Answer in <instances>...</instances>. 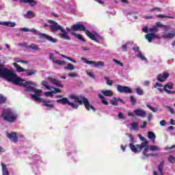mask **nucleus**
Returning <instances> with one entry per match:
<instances>
[{
	"label": "nucleus",
	"instance_id": "f257e3e1",
	"mask_svg": "<svg viewBox=\"0 0 175 175\" xmlns=\"http://www.w3.org/2000/svg\"><path fill=\"white\" fill-rule=\"evenodd\" d=\"M0 77H3L9 81L10 83H12V84H15V85H20L21 87H25L26 88V91H31L34 93V94H31V96L33 100L36 102H42V90L35 89L33 87H36L38 85L36 83L29 81H25L17 76L13 71L10 70H8V68H5L3 65L0 64Z\"/></svg>",
	"mask_w": 175,
	"mask_h": 175
},
{
	"label": "nucleus",
	"instance_id": "f03ea898",
	"mask_svg": "<svg viewBox=\"0 0 175 175\" xmlns=\"http://www.w3.org/2000/svg\"><path fill=\"white\" fill-rule=\"evenodd\" d=\"M68 98L71 102L69 101L68 98H62V99L57 100V103H62V105H68V106H70L72 109H78L79 105H83V103L86 109H92L93 111H95V108L94 106L90 105V101H88V99L85 98V97L71 94Z\"/></svg>",
	"mask_w": 175,
	"mask_h": 175
},
{
	"label": "nucleus",
	"instance_id": "7ed1b4c3",
	"mask_svg": "<svg viewBox=\"0 0 175 175\" xmlns=\"http://www.w3.org/2000/svg\"><path fill=\"white\" fill-rule=\"evenodd\" d=\"M49 26L53 32H57L58 29L61 31V33L59 34L60 38L62 39H66V40H70V36L68 34V32L64 29L57 22L53 21H49Z\"/></svg>",
	"mask_w": 175,
	"mask_h": 175
},
{
	"label": "nucleus",
	"instance_id": "20e7f679",
	"mask_svg": "<svg viewBox=\"0 0 175 175\" xmlns=\"http://www.w3.org/2000/svg\"><path fill=\"white\" fill-rule=\"evenodd\" d=\"M3 118L5 121H8V122H16L17 120L18 116L16 114L13 110L10 109H6L3 111L1 115H0V118Z\"/></svg>",
	"mask_w": 175,
	"mask_h": 175
},
{
	"label": "nucleus",
	"instance_id": "39448f33",
	"mask_svg": "<svg viewBox=\"0 0 175 175\" xmlns=\"http://www.w3.org/2000/svg\"><path fill=\"white\" fill-rule=\"evenodd\" d=\"M42 85H44L45 88L50 91L44 92V96H50V98H53V96H54L53 94H59V92H61V90H59V89L50 86V83H49L47 81H43L42 82Z\"/></svg>",
	"mask_w": 175,
	"mask_h": 175
},
{
	"label": "nucleus",
	"instance_id": "423d86ee",
	"mask_svg": "<svg viewBox=\"0 0 175 175\" xmlns=\"http://www.w3.org/2000/svg\"><path fill=\"white\" fill-rule=\"evenodd\" d=\"M148 146V141H145L141 144V145L137 144L134 145L133 144L131 143L129 144V147L135 154H137L142 151L145 147Z\"/></svg>",
	"mask_w": 175,
	"mask_h": 175
},
{
	"label": "nucleus",
	"instance_id": "0eeeda50",
	"mask_svg": "<svg viewBox=\"0 0 175 175\" xmlns=\"http://www.w3.org/2000/svg\"><path fill=\"white\" fill-rule=\"evenodd\" d=\"M29 32H32L33 33H35V35H39L40 38H42V39H46V40H49V42H51V43H57V39L53 38V37L47 34L40 33L39 31L35 29H29Z\"/></svg>",
	"mask_w": 175,
	"mask_h": 175
},
{
	"label": "nucleus",
	"instance_id": "6e6552de",
	"mask_svg": "<svg viewBox=\"0 0 175 175\" xmlns=\"http://www.w3.org/2000/svg\"><path fill=\"white\" fill-rule=\"evenodd\" d=\"M85 33L88 38L92 39V40H94V42H97L98 43H99V40H103V38H102V37L95 32H90V31L87 30Z\"/></svg>",
	"mask_w": 175,
	"mask_h": 175
},
{
	"label": "nucleus",
	"instance_id": "1a4fd4ad",
	"mask_svg": "<svg viewBox=\"0 0 175 175\" xmlns=\"http://www.w3.org/2000/svg\"><path fill=\"white\" fill-rule=\"evenodd\" d=\"M159 148L155 145L151 146L150 148H148V146H147L144 148V155L145 157H151L152 154L150 153V151H159Z\"/></svg>",
	"mask_w": 175,
	"mask_h": 175
},
{
	"label": "nucleus",
	"instance_id": "9d476101",
	"mask_svg": "<svg viewBox=\"0 0 175 175\" xmlns=\"http://www.w3.org/2000/svg\"><path fill=\"white\" fill-rule=\"evenodd\" d=\"M81 61H83L85 64H88V65H93L95 68H99V66H103L105 65V62H94V61H88L87 58L81 57Z\"/></svg>",
	"mask_w": 175,
	"mask_h": 175
},
{
	"label": "nucleus",
	"instance_id": "9b49d317",
	"mask_svg": "<svg viewBox=\"0 0 175 175\" xmlns=\"http://www.w3.org/2000/svg\"><path fill=\"white\" fill-rule=\"evenodd\" d=\"M117 91L118 92H124V94H132V89L128 86H122L121 85H118L116 87Z\"/></svg>",
	"mask_w": 175,
	"mask_h": 175
},
{
	"label": "nucleus",
	"instance_id": "f8f14e48",
	"mask_svg": "<svg viewBox=\"0 0 175 175\" xmlns=\"http://www.w3.org/2000/svg\"><path fill=\"white\" fill-rule=\"evenodd\" d=\"M173 88V83L172 82H168L163 86V91L167 94H175V91L170 90Z\"/></svg>",
	"mask_w": 175,
	"mask_h": 175
},
{
	"label": "nucleus",
	"instance_id": "ddd939ff",
	"mask_svg": "<svg viewBox=\"0 0 175 175\" xmlns=\"http://www.w3.org/2000/svg\"><path fill=\"white\" fill-rule=\"evenodd\" d=\"M133 50L137 52V57H138V58H140L142 61H144L145 62H147V58H146V57L143 55V53H142V52L139 51V46H134L133 48Z\"/></svg>",
	"mask_w": 175,
	"mask_h": 175
},
{
	"label": "nucleus",
	"instance_id": "4468645a",
	"mask_svg": "<svg viewBox=\"0 0 175 175\" xmlns=\"http://www.w3.org/2000/svg\"><path fill=\"white\" fill-rule=\"evenodd\" d=\"M169 76H170L169 72H163L161 75L157 77V80L162 83V81H165V80H166V79H167Z\"/></svg>",
	"mask_w": 175,
	"mask_h": 175
},
{
	"label": "nucleus",
	"instance_id": "2eb2a0df",
	"mask_svg": "<svg viewBox=\"0 0 175 175\" xmlns=\"http://www.w3.org/2000/svg\"><path fill=\"white\" fill-rule=\"evenodd\" d=\"M134 113L137 117H142V118H144V117H146V116H147V113L145 112V111L144 110H142L140 109H135L134 111Z\"/></svg>",
	"mask_w": 175,
	"mask_h": 175
},
{
	"label": "nucleus",
	"instance_id": "dca6fc26",
	"mask_svg": "<svg viewBox=\"0 0 175 175\" xmlns=\"http://www.w3.org/2000/svg\"><path fill=\"white\" fill-rule=\"evenodd\" d=\"M73 31H85V26L81 24H77L72 26Z\"/></svg>",
	"mask_w": 175,
	"mask_h": 175
},
{
	"label": "nucleus",
	"instance_id": "f3484780",
	"mask_svg": "<svg viewBox=\"0 0 175 175\" xmlns=\"http://www.w3.org/2000/svg\"><path fill=\"white\" fill-rule=\"evenodd\" d=\"M14 2H16L18 1L19 2H21L22 3H29L30 6H35L38 2H36L35 0H12Z\"/></svg>",
	"mask_w": 175,
	"mask_h": 175
},
{
	"label": "nucleus",
	"instance_id": "a211bd4d",
	"mask_svg": "<svg viewBox=\"0 0 175 175\" xmlns=\"http://www.w3.org/2000/svg\"><path fill=\"white\" fill-rule=\"evenodd\" d=\"M0 25H3V27H10L11 28H13L16 27V23L12 22V21H3L0 22Z\"/></svg>",
	"mask_w": 175,
	"mask_h": 175
},
{
	"label": "nucleus",
	"instance_id": "6ab92c4d",
	"mask_svg": "<svg viewBox=\"0 0 175 175\" xmlns=\"http://www.w3.org/2000/svg\"><path fill=\"white\" fill-rule=\"evenodd\" d=\"M48 80L49 83H51V84L53 85H56L57 87H62V83L54 78L48 77Z\"/></svg>",
	"mask_w": 175,
	"mask_h": 175
},
{
	"label": "nucleus",
	"instance_id": "aec40b11",
	"mask_svg": "<svg viewBox=\"0 0 175 175\" xmlns=\"http://www.w3.org/2000/svg\"><path fill=\"white\" fill-rule=\"evenodd\" d=\"M163 161L160 163V164L158 165V170L160 175H163ZM158 172L154 171L153 175H159Z\"/></svg>",
	"mask_w": 175,
	"mask_h": 175
},
{
	"label": "nucleus",
	"instance_id": "412c9836",
	"mask_svg": "<svg viewBox=\"0 0 175 175\" xmlns=\"http://www.w3.org/2000/svg\"><path fill=\"white\" fill-rule=\"evenodd\" d=\"M40 103H44V106H46V107H48L49 109H54V105L51 103V100H44L42 99Z\"/></svg>",
	"mask_w": 175,
	"mask_h": 175
},
{
	"label": "nucleus",
	"instance_id": "4be33fe9",
	"mask_svg": "<svg viewBox=\"0 0 175 175\" xmlns=\"http://www.w3.org/2000/svg\"><path fill=\"white\" fill-rule=\"evenodd\" d=\"M175 36V31L165 33L162 36L163 39H173Z\"/></svg>",
	"mask_w": 175,
	"mask_h": 175
},
{
	"label": "nucleus",
	"instance_id": "5701e85b",
	"mask_svg": "<svg viewBox=\"0 0 175 175\" xmlns=\"http://www.w3.org/2000/svg\"><path fill=\"white\" fill-rule=\"evenodd\" d=\"M118 102H122V103H124V100H122V99H121V98H116V97H113L111 100V103L113 106H118Z\"/></svg>",
	"mask_w": 175,
	"mask_h": 175
},
{
	"label": "nucleus",
	"instance_id": "b1692460",
	"mask_svg": "<svg viewBox=\"0 0 175 175\" xmlns=\"http://www.w3.org/2000/svg\"><path fill=\"white\" fill-rule=\"evenodd\" d=\"M7 137L8 139H10L12 142L14 143H16L17 142V136L16 135V133H7Z\"/></svg>",
	"mask_w": 175,
	"mask_h": 175
},
{
	"label": "nucleus",
	"instance_id": "393cba45",
	"mask_svg": "<svg viewBox=\"0 0 175 175\" xmlns=\"http://www.w3.org/2000/svg\"><path fill=\"white\" fill-rule=\"evenodd\" d=\"M155 38H157V35L154 33H150L145 36V38L149 42V43H151V40H152V39H155Z\"/></svg>",
	"mask_w": 175,
	"mask_h": 175
},
{
	"label": "nucleus",
	"instance_id": "a878e982",
	"mask_svg": "<svg viewBox=\"0 0 175 175\" xmlns=\"http://www.w3.org/2000/svg\"><path fill=\"white\" fill-rule=\"evenodd\" d=\"M27 49H30L31 50H33V51H39L40 50V48H39V45L36 44H31L27 46Z\"/></svg>",
	"mask_w": 175,
	"mask_h": 175
},
{
	"label": "nucleus",
	"instance_id": "bb28decb",
	"mask_svg": "<svg viewBox=\"0 0 175 175\" xmlns=\"http://www.w3.org/2000/svg\"><path fill=\"white\" fill-rule=\"evenodd\" d=\"M131 131H139V124L137 122H132L131 124Z\"/></svg>",
	"mask_w": 175,
	"mask_h": 175
},
{
	"label": "nucleus",
	"instance_id": "cd10ccee",
	"mask_svg": "<svg viewBox=\"0 0 175 175\" xmlns=\"http://www.w3.org/2000/svg\"><path fill=\"white\" fill-rule=\"evenodd\" d=\"M1 167L3 175H9V171H8V168L3 163H1Z\"/></svg>",
	"mask_w": 175,
	"mask_h": 175
},
{
	"label": "nucleus",
	"instance_id": "c85d7f7f",
	"mask_svg": "<svg viewBox=\"0 0 175 175\" xmlns=\"http://www.w3.org/2000/svg\"><path fill=\"white\" fill-rule=\"evenodd\" d=\"M27 74V76H33V75L36 74V70L31 69V70H26L25 71Z\"/></svg>",
	"mask_w": 175,
	"mask_h": 175
},
{
	"label": "nucleus",
	"instance_id": "c756f323",
	"mask_svg": "<svg viewBox=\"0 0 175 175\" xmlns=\"http://www.w3.org/2000/svg\"><path fill=\"white\" fill-rule=\"evenodd\" d=\"M102 94L105 96H113V91L111 90H105V91H103Z\"/></svg>",
	"mask_w": 175,
	"mask_h": 175
},
{
	"label": "nucleus",
	"instance_id": "7c9ffc66",
	"mask_svg": "<svg viewBox=\"0 0 175 175\" xmlns=\"http://www.w3.org/2000/svg\"><path fill=\"white\" fill-rule=\"evenodd\" d=\"M148 139H150V140H154V139L157 138V136L155 135V133L152 131H148Z\"/></svg>",
	"mask_w": 175,
	"mask_h": 175
},
{
	"label": "nucleus",
	"instance_id": "2f4dec72",
	"mask_svg": "<svg viewBox=\"0 0 175 175\" xmlns=\"http://www.w3.org/2000/svg\"><path fill=\"white\" fill-rule=\"evenodd\" d=\"M14 66L16 68L17 72H25V70H27V69H24L22 67H21L16 63L14 64Z\"/></svg>",
	"mask_w": 175,
	"mask_h": 175
},
{
	"label": "nucleus",
	"instance_id": "473e14b6",
	"mask_svg": "<svg viewBox=\"0 0 175 175\" xmlns=\"http://www.w3.org/2000/svg\"><path fill=\"white\" fill-rule=\"evenodd\" d=\"M25 16L27 17V18H33V17H35V13H33V12L32 11H28L26 13Z\"/></svg>",
	"mask_w": 175,
	"mask_h": 175
},
{
	"label": "nucleus",
	"instance_id": "72a5a7b5",
	"mask_svg": "<svg viewBox=\"0 0 175 175\" xmlns=\"http://www.w3.org/2000/svg\"><path fill=\"white\" fill-rule=\"evenodd\" d=\"M72 33L77 39L81 40V42H84V38H83V36H81V34L76 33L75 32H72Z\"/></svg>",
	"mask_w": 175,
	"mask_h": 175
},
{
	"label": "nucleus",
	"instance_id": "f704fd0d",
	"mask_svg": "<svg viewBox=\"0 0 175 175\" xmlns=\"http://www.w3.org/2000/svg\"><path fill=\"white\" fill-rule=\"evenodd\" d=\"M155 27H157V29L159 28V27H163L165 31H167V29L170 28V26L163 25L161 23H157Z\"/></svg>",
	"mask_w": 175,
	"mask_h": 175
},
{
	"label": "nucleus",
	"instance_id": "c9c22d12",
	"mask_svg": "<svg viewBox=\"0 0 175 175\" xmlns=\"http://www.w3.org/2000/svg\"><path fill=\"white\" fill-rule=\"evenodd\" d=\"M66 70H75V66L72 64H67V66L64 67Z\"/></svg>",
	"mask_w": 175,
	"mask_h": 175
},
{
	"label": "nucleus",
	"instance_id": "e433bc0d",
	"mask_svg": "<svg viewBox=\"0 0 175 175\" xmlns=\"http://www.w3.org/2000/svg\"><path fill=\"white\" fill-rule=\"evenodd\" d=\"M98 97L100 99H101V102H102V103H103V105H109V103H107L106 99H105V97L103 96V95L99 94Z\"/></svg>",
	"mask_w": 175,
	"mask_h": 175
},
{
	"label": "nucleus",
	"instance_id": "4c0bfd02",
	"mask_svg": "<svg viewBox=\"0 0 175 175\" xmlns=\"http://www.w3.org/2000/svg\"><path fill=\"white\" fill-rule=\"evenodd\" d=\"M148 31L152 33H157V32H158V27L154 26L153 27L150 28Z\"/></svg>",
	"mask_w": 175,
	"mask_h": 175
},
{
	"label": "nucleus",
	"instance_id": "58836bf2",
	"mask_svg": "<svg viewBox=\"0 0 175 175\" xmlns=\"http://www.w3.org/2000/svg\"><path fill=\"white\" fill-rule=\"evenodd\" d=\"M62 57H63V58H66V59H68V61H70L71 62H73L74 64H76L77 62L75 59H73L71 57H69L65 55H62Z\"/></svg>",
	"mask_w": 175,
	"mask_h": 175
},
{
	"label": "nucleus",
	"instance_id": "ea45409f",
	"mask_svg": "<svg viewBox=\"0 0 175 175\" xmlns=\"http://www.w3.org/2000/svg\"><path fill=\"white\" fill-rule=\"evenodd\" d=\"M53 63L56 64L57 65H65V62L62 61V60H53Z\"/></svg>",
	"mask_w": 175,
	"mask_h": 175
},
{
	"label": "nucleus",
	"instance_id": "a19ab883",
	"mask_svg": "<svg viewBox=\"0 0 175 175\" xmlns=\"http://www.w3.org/2000/svg\"><path fill=\"white\" fill-rule=\"evenodd\" d=\"M157 17H159L160 18H174V16H166L163 14H159L157 16Z\"/></svg>",
	"mask_w": 175,
	"mask_h": 175
},
{
	"label": "nucleus",
	"instance_id": "79ce46f5",
	"mask_svg": "<svg viewBox=\"0 0 175 175\" xmlns=\"http://www.w3.org/2000/svg\"><path fill=\"white\" fill-rule=\"evenodd\" d=\"M146 106H147V107H148V109L152 110L153 111V113H157V111H158V108L153 107L150 105H147Z\"/></svg>",
	"mask_w": 175,
	"mask_h": 175
},
{
	"label": "nucleus",
	"instance_id": "37998d69",
	"mask_svg": "<svg viewBox=\"0 0 175 175\" xmlns=\"http://www.w3.org/2000/svg\"><path fill=\"white\" fill-rule=\"evenodd\" d=\"M135 92H137V95H143L144 94L143 90L140 89V88H137L135 89Z\"/></svg>",
	"mask_w": 175,
	"mask_h": 175
},
{
	"label": "nucleus",
	"instance_id": "c03bdc74",
	"mask_svg": "<svg viewBox=\"0 0 175 175\" xmlns=\"http://www.w3.org/2000/svg\"><path fill=\"white\" fill-rule=\"evenodd\" d=\"M105 80H106V81H107V85H113V83H114V81H113V80L109 79L108 77H105Z\"/></svg>",
	"mask_w": 175,
	"mask_h": 175
},
{
	"label": "nucleus",
	"instance_id": "a18cd8bd",
	"mask_svg": "<svg viewBox=\"0 0 175 175\" xmlns=\"http://www.w3.org/2000/svg\"><path fill=\"white\" fill-rule=\"evenodd\" d=\"M69 77H77L79 75L77 72H70L68 74Z\"/></svg>",
	"mask_w": 175,
	"mask_h": 175
},
{
	"label": "nucleus",
	"instance_id": "49530a36",
	"mask_svg": "<svg viewBox=\"0 0 175 175\" xmlns=\"http://www.w3.org/2000/svg\"><path fill=\"white\" fill-rule=\"evenodd\" d=\"M130 99H131V102L132 105H136V98H135V97H133V96H131Z\"/></svg>",
	"mask_w": 175,
	"mask_h": 175
},
{
	"label": "nucleus",
	"instance_id": "de8ad7c7",
	"mask_svg": "<svg viewBox=\"0 0 175 175\" xmlns=\"http://www.w3.org/2000/svg\"><path fill=\"white\" fill-rule=\"evenodd\" d=\"M5 102H6V98L0 94V103H5Z\"/></svg>",
	"mask_w": 175,
	"mask_h": 175
},
{
	"label": "nucleus",
	"instance_id": "09e8293b",
	"mask_svg": "<svg viewBox=\"0 0 175 175\" xmlns=\"http://www.w3.org/2000/svg\"><path fill=\"white\" fill-rule=\"evenodd\" d=\"M168 161L169 162H171V163H174L175 158L173 157V156H170V157L168 158Z\"/></svg>",
	"mask_w": 175,
	"mask_h": 175
},
{
	"label": "nucleus",
	"instance_id": "8fccbe9b",
	"mask_svg": "<svg viewBox=\"0 0 175 175\" xmlns=\"http://www.w3.org/2000/svg\"><path fill=\"white\" fill-rule=\"evenodd\" d=\"M155 10H157L158 12H161V8L158 7H155L154 8H151L149 12H155Z\"/></svg>",
	"mask_w": 175,
	"mask_h": 175
},
{
	"label": "nucleus",
	"instance_id": "3c124183",
	"mask_svg": "<svg viewBox=\"0 0 175 175\" xmlns=\"http://www.w3.org/2000/svg\"><path fill=\"white\" fill-rule=\"evenodd\" d=\"M87 75L88 76H90V77H92V79H94L95 77V75L92 72H87Z\"/></svg>",
	"mask_w": 175,
	"mask_h": 175
},
{
	"label": "nucleus",
	"instance_id": "603ef678",
	"mask_svg": "<svg viewBox=\"0 0 175 175\" xmlns=\"http://www.w3.org/2000/svg\"><path fill=\"white\" fill-rule=\"evenodd\" d=\"M113 61L115 62V64H117L118 65H120V66H124V64L121 62H120L116 59H113Z\"/></svg>",
	"mask_w": 175,
	"mask_h": 175
},
{
	"label": "nucleus",
	"instance_id": "864d4df0",
	"mask_svg": "<svg viewBox=\"0 0 175 175\" xmlns=\"http://www.w3.org/2000/svg\"><path fill=\"white\" fill-rule=\"evenodd\" d=\"M20 30L22 31L23 32H29V29L27 27H22L20 29Z\"/></svg>",
	"mask_w": 175,
	"mask_h": 175
},
{
	"label": "nucleus",
	"instance_id": "5fc2aeb1",
	"mask_svg": "<svg viewBox=\"0 0 175 175\" xmlns=\"http://www.w3.org/2000/svg\"><path fill=\"white\" fill-rule=\"evenodd\" d=\"M166 107L169 109V111H170L172 114H174V109H173V108L170 106H167Z\"/></svg>",
	"mask_w": 175,
	"mask_h": 175
},
{
	"label": "nucleus",
	"instance_id": "6e6d98bb",
	"mask_svg": "<svg viewBox=\"0 0 175 175\" xmlns=\"http://www.w3.org/2000/svg\"><path fill=\"white\" fill-rule=\"evenodd\" d=\"M96 2H98V3H100V5H103L105 2H106V0H94Z\"/></svg>",
	"mask_w": 175,
	"mask_h": 175
},
{
	"label": "nucleus",
	"instance_id": "4d7b16f0",
	"mask_svg": "<svg viewBox=\"0 0 175 175\" xmlns=\"http://www.w3.org/2000/svg\"><path fill=\"white\" fill-rule=\"evenodd\" d=\"M149 29L147 27H145L142 29L143 32H145V33H148Z\"/></svg>",
	"mask_w": 175,
	"mask_h": 175
},
{
	"label": "nucleus",
	"instance_id": "13d9d810",
	"mask_svg": "<svg viewBox=\"0 0 175 175\" xmlns=\"http://www.w3.org/2000/svg\"><path fill=\"white\" fill-rule=\"evenodd\" d=\"M146 126H147V122H146V121H144V122H143V124H142V125L140 126V128H142V129H144V128H146Z\"/></svg>",
	"mask_w": 175,
	"mask_h": 175
},
{
	"label": "nucleus",
	"instance_id": "bf43d9fd",
	"mask_svg": "<svg viewBox=\"0 0 175 175\" xmlns=\"http://www.w3.org/2000/svg\"><path fill=\"white\" fill-rule=\"evenodd\" d=\"M126 135H129V137L130 138L131 143H133V136H132V135H131L130 133H126Z\"/></svg>",
	"mask_w": 175,
	"mask_h": 175
},
{
	"label": "nucleus",
	"instance_id": "052dcab7",
	"mask_svg": "<svg viewBox=\"0 0 175 175\" xmlns=\"http://www.w3.org/2000/svg\"><path fill=\"white\" fill-rule=\"evenodd\" d=\"M49 58H50V59H51L53 61V62H54V61H55L54 59V55H53V53L49 54Z\"/></svg>",
	"mask_w": 175,
	"mask_h": 175
},
{
	"label": "nucleus",
	"instance_id": "680f3d73",
	"mask_svg": "<svg viewBox=\"0 0 175 175\" xmlns=\"http://www.w3.org/2000/svg\"><path fill=\"white\" fill-rule=\"evenodd\" d=\"M138 137L140 140H142V142H144V140H146V138H144V137L142 136V135H139Z\"/></svg>",
	"mask_w": 175,
	"mask_h": 175
},
{
	"label": "nucleus",
	"instance_id": "e2e57ef3",
	"mask_svg": "<svg viewBox=\"0 0 175 175\" xmlns=\"http://www.w3.org/2000/svg\"><path fill=\"white\" fill-rule=\"evenodd\" d=\"M126 46H128V44H124V45H122V50L123 51H126Z\"/></svg>",
	"mask_w": 175,
	"mask_h": 175
},
{
	"label": "nucleus",
	"instance_id": "0e129e2a",
	"mask_svg": "<svg viewBox=\"0 0 175 175\" xmlns=\"http://www.w3.org/2000/svg\"><path fill=\"white\" fill-rule=\"evenodd\" d=\"M152 118V115L151 113H149L148 116V121H151Z\"/></svg>",
	"mask_w": 175,
	"mask_h": 175
},
{
	"label": "nucleus",
	"instance_id": "69168bd1",
	"mask_svg": "<svg viewBox=\"0 0 175 175\" xmlns=\"http://www.w3.org/2000/svg\"><path fill=\"white\" fill-rule=\"evenodd\" d=\"M157 87H162V84L159 83H156V84L154 85V88H157Z\"/></svg>",
	"mask_w": 175,
	"mask_h": 175
},
{
	"label": "nucleus",
	"instance_id": "338daca9",
	"mask_svg": "<svg viewBox=\"0 0 175 175\" xmlns=\"http://www.w3.org/2000/svg\"><path fill=\"white\" fill-rule=\"evenodd\" d=\"M5 49H7L8 51H12V49H10V46H9L8 44H5Z\"/></svg>",
	"mask_w": 175,
	"mask_h": 175
},
{
	"label": "nucleus",
	"instance_id": "774afa93",
	"mask_svg": "<svg viewBox=\"0 0 175 175\" xmlns=\"http://www.w3.org/2000/svg\"><path fill=\"white\" fill-rule=\"evenodd\" d=\"M165 120H161L160 122V125H161V126H165Z\"/></svg>",
	"mask_w": 175,
	"mask_h": 175
}]
</instances>
